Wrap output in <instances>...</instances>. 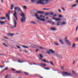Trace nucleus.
Wrapping results in <instances>:
<instances>
[{
  "instance_id": "nucleus-1",
  "label": "nucleus",
  "mask_w": 78,
  "mask_h": 78,
  "mask_svg": "<svg viewBox=\"0 0 78 78\" xmlns=\"http://www.w3.org/2000/svg\"><path fill=\"white\" fill-rule=\"evenodd\" d=\"M20 16H22V18L21 19V22L22 23L25 22V14L24 13L21 14Z\"/></svg>"
},
{
  "instance_id": "nucleus-2",
  "label": "nucleus",
  "mask_w": 78,
  "mask_h": 78,
  "mask_svg": "<svg viewBox=\"0 0 78 78\" xmlns=\"http://www.w3.org/2000/svg\"><path fill=\"white\" fill-rule=\"evenodd\" d=\"M62 75L63 76H71L72 77V76L71 75V74L68 73L67 72H63L62 73Z\"/></svg>"
},
{
  "instance_id": "nucleus-3",
  "label": "nucleus",
  "mask_w": 78,
  "mask_h": 78,
  "mask_svg": "<svg viewBox=\"0 0 78 78\" xmlns=\"http://www.w3.org/2000/svg\"><path fill=\"white\" fill-rule=\"evenodd\" d=\"M14 22L13 23H14V26H13L12 25L11 26V28H12V29H14L16 28V25H17V22L16 21V20H15V19L14 20Z\"/></svg>"
},
{
  "instance_id": "nucleus-4",
  "label": "nucleus",
  "mask_w": 78,
  "mask_h": 78,
  "mask_svg": "<svg viewBox=\"0 0 78 78\" xmlns=\"http://www.w3.org/2000/svg\"><path fill=\"white\" fill-rule=\"evenodd\" d=\"M49 51H51V53H52V54H53V55H55V56H56V57H58V54H56L55 55V51H53L51 49H49Z\"/></svg>"
},
{
  "instance_id": "nucleus-5",
  "label": "nucleus",
  "mask_w": 78,
  "mask_h": 78,
  "mask_svg": "<svg viewBox=\"0 0 78 78\" xmlns=\"http://www.w3.org/2000/svg\"><path fill=\"white\" fill-rule=\"evenodd\" d=\"M41 0H42V1H44V0H39L37 1V3L38 4H39L40 3V4H42V5H45V3H44V2L41 1Z\"/></svg>"
},
{
  "instance_id": "nucleus-6",
  "label": "nucleus",
  "mask_w": 78,
  "mask_h": 78,
  "mask_svg": "<svg viewBox=\"0 0 78 78\" xmlns=\"http://www.w3.org/2000/svg\"><path fill=\"white\" fill-rule=\"evenodd\" d=\"M13 16L15 18L16 20H18V19H17V13L16 12H14L13 13Z\"/></svg>"
},
{
  "instance_id": "nucleus-7",
  "label": "nucleus",
  "mask_w": 78,
  "mask_h": 78,
  "mask_svg": "<svg viewBox=\"0 0 78 78\" xmlns=\"http://www.w3.org/2000/svg\"><path fill=\"white\" fill-rule=\"evenodd\" d=\"M66 42L68 45H69V46H70L71 45V43L68 40H66Z\"/></svg>"
},
{
  "instance_id": "nucleus-8",
  "label": "nucleus",
  "mask_w": 78,
  "mask_h": 78,
  "mask_svg": "<svg viewBox=\"0 0 78 78\" xmlns=\"http://www.w3.org/2000/svg\"><path fill=\"white\" fill-rule=\"evenodd\" d=\"M40 65H39L38 66H40L41 67H44V66H46V64L43 63H40Z\"/></svg>"
},
{
  "instance_id": "nucleus-9",
  "label": "nucleus",
  "mask_w": 78,
  "mask_h": 78,
  "mask_svg": "<svg viewBox=\"0 0 78 78\" xmlns=\"http://www.w3.org/2000/svg\"><path fill=\"white\" fill-rule=\"evenodd\" d=\"M53 19L55 20V21H58V20H61V19L59 18H55V17L53 18Z\"/></svg>"
},
{
  "instance_id": "nucleus-10",
  "label": "nucleus",
  "mask_w": 78,
  "mask_h": 78,
  "mask_svg": "<svg viewBox=\"0 0 78 78\" xmlns=\"http://www.w3.org/2000/svg\"><path fill=\"white\" fill-rule=\"evenodd\" d=\"M8 35L9 36H14V34L9 33L8 34Z\"/></svg>"
},
{
  "instance_id": "nucleus-11",
  "label": "nucleus",
  "mask_w": 78,
  "mask_h": 78,
  "mask_svg": "<svg viewBox=\"0 0 78 78\" xmlns=\"http://www.w3.org/2000/svg\"><path fill=\"white\" fill-rule=\"evenodd\" d=\"M37 13L38 14H44V11H37Z\"/></svg>"
},
{
  "instance_id": "nucleus-12",
  "label": "nucleus",
  "mask_w": 78,
  "mask_h": 78,
  "mask_svg": "<svg viewBox=\"0 0 78 78\" xmlns=\"http://www.w3.org/2000/svg\"><path fill=\"white\" fill-rule=\"evenodd\" d=\"M39 56L40 57L39 58V59L40 60H42V58H43V56L41 54H39Z\"/></svg>"
},
{
  "instance_id": "nucleus-13",
  "label": "nucleus",
  "mask_w": 78,
  "mask_h": 78,
  "mask_svg": "<svg viewBox=\"0 0 78 78\" xmlns=\"http://www.w3.org/2000/svg\"><path fill=\"white\" fill-rule=\"evenodd\" d=\"M5 23V22L0 21V25H4Z\"/></svg>"
},
{
  "instance_id": "nucleus-14",
  "label": "nucleus",
  "mask_w": 78,
  "mask_h": 78,
  "mask_svg": "<svg viewBox=\"0 0 78 78\" xmlns=\"http://www.w3.org/2000/svg\"><path fill=\"white\" fill-rule=\"evenodd\" d=\"M18 11H20V12H21V14H24L23 12L21 10V9H20V8H18Z\"/></svg>"
},
{
  "instance_id": "nucleus-15",
  "label": "nucleus",
  "mask_w": 78,
  "mask_h": 78,
  "mask_svg": "<svg viewBox=\"0 0 78 78\" xmlns=\"http://www.w3.org/2000/svg\"><path fill=\"white\" fill-rule=\"evenodd\" d=\"M51 30H52V31H56V29L53 27H51Z\"/></svg>"
},
{
  "instance_id": "nucleus-16",
  "label": "nucleus",
  "mask_w": 78,
  "mask_h": 78,
  "mask_svg": "<svg viewBox=\"0 0 78 78\" xmlns=\"http://www.w3.org/2000/svg\"><path fill=\"white\" fill-rule=\"evenodd\" d=\"M6 17H7L8 20H9L10 18H9V15L8 14H6Z\"/></svg>"
},
{
  "instance_id": "nucleus-17",
  "label": "nucleus",
  "mask_w": 78,
  "mask_h": 78,
  "mask_svg": "<svg viewBox=\"0 0 78 78\" xmlns=\"http://www.w3.org/2000/svg\"><path fill=\"white\" fill-rule=\"evenodd\" d=\"M18 62H19L20 63H23V62H25V61L24 60H23L21 61H18Z\"/></svg>"
},
{
  "instance_id": "nucleus-18",
  "label": "nucleus",
  "mask_w": 78,
  "mask_h": 78,
  "mask_svg": "<svg viewBox=\"0 0 78 78\" xmlns=\"http://www.w3.org/2000/svg\"><path fill=\"white\" fill-rule=\"evenodd\" d=\"M49 15H52L54 14V13L53 12H49Z\"/></svg>"
},
{
  "instance_id": "nucleus-19",
  "label": "nucleus",
  "mask_w": 78,
  "mask_h": 78,
  "mask_svg": "<svg viewBox=\"0 0 78 78\" xmlns=\"http://www.w3.org/2000/svg\"><path fill=\"white\" fill-rule=\"evenodd\" d=\"M59 41L61 43V44H64V43H63V41H62V40L60 39Z\"/></svg>"
},
{
  "instance_id": "nucleus-20",
  "label": "nucleus",
  "mask_w": 78,
  "mask_h": 78,
  "mask_svg": "<svg viewBox=\"0 0 78 78\" xmlns=\"http://www.w3.org/2000/svg\"><path fill=\"white\" fill-rule=\"evenodd\" d=\"M13 8H14V5L13 4H12L11 6V9L12 10L13 9Z\"/></svg>"
},
{
  "instance_id": "nucleus-21",
  "label": "nucleus",
  "mask_w": 78,
  "mask_h": 78,
  "mask_svg": "<svg viewBox=\"0 0 78 78\" xmlns=\"http://www.w3.org/2000/svg\"><path fill=\"white\" fill-rule=\"evenodd\" d=\"M75 44L74 43L73 45H72V48H75Z\"/></svg>"
},
{
  "instance_id": "nucleus-22",
  "label": "nucleus",
  "mask_w": 78,
  "mask_h": 78,
  "mask_svg": "<svg viewBox=\"0 0 78 78\" xmlns=\"http://www.w3.org/2000/svg\"><path fill=\"white\" fill-rule=\"evenodd\" d=\"M6 18L5 17H1L0 18V19H1V20H4V19H5Z\"/></svg>"
},
{
  "instance_id": "nucleus-23",
  "label": "nucleus",
  "mask_w": 78,
  "mask_h": 78,
  "mask_svg": "<svg viewBox=\"0 0 78 78\" xmlns=\"http://www.w3.org/2000/svg\"><path fill=\"white\" fill-rule=\"evenodd\" d=\"M77 6V4H75L72 5V8H73V7H75V6Z\"/></svg>"
},
{
  "instance_id": "nucleus-24",
  "label": "nucleus",
  "mask_w": 78,
  "mask_h": 78,
  "mask_svg": "<svg viewBox=\"0 0 78 78\" xmlns=\"http://www.w3.org/2000/svg\"><path fill=\"white\" fill-rule=\"evenodd\" d=\"M22 47H23L24 48H28V47L25 46L24 45H22Z\"/></svg>"
},
{
  "instance_id": "nucleus-25",
  "label": "nucleus",
  "mask_w": 78,
  "mask_h": 78,
  "mask_svg": "<svg viewBox=\"0 0 78 78\" xmlns=\"http://www.w3.org/2000/svg\"><path fill=\"white\" fill-rule=\"evenodd\" d=\"M45 16H48L49 15V12L46 13L44 14Z\"/></svg>"
},
{
  "instance_id": "nucleus-26",
  "label": "nucleus",
  "mask_w": 78,
  "mask_h": 78,
  "mask_svg": "<svg viewBox=\"0 0 78 78\" xmlns=\"http://www.w3.org/2000/svg\"><path fill=\"white\" fill-rule=\"evenodd\" d=\"M41 60L43 61V62H47V61H46V60L41 59Z\"/></svg>"
},
{
  "instance_id": "nucleus-27",
  "label": "nucleus",
  "mask_w": 78,
  "mask_h": 78,
  "mask_svg": "<svg viewBox=\"0 0 78 78\" xmlns=\"http://www.w3.org/2000/svg\"><path fill=\"white\" fill-rule=\"evenodd\" d=\"M66 23L65 22H63L61 23V25H66Z\"/></svg>"
},
{
  "instance_id": "nucleus-28",
  "label": "nucleus",
  "mask_w": 78,
  "mask_h": 78,
  "mask_svg": "<svg viewBox=\"0 0 78 78\" xmlns=\"http://www.w3.org/2000/svg\"><path fill=\"white\" fill-rule=\"evenodd\" d=\"M18 8H19V7H14V9L15 10H18Z\"/></svg>"
},
{
  "instance_id": "nucleus-29",
  "label": "nucleus",
  "mask_w": 78,
  "mask_h": 78,
  "mask_svg": "<svg viewBox=\"0 0 78 78\" xmlns=\"http://www.w3.org/2000/svg\"><path fill=\"white\" fill-rule=\"evenodd\" d=\"M40 20H41V21H43V22H45V19L43 18V19H40Z\"/></svg>"
},
{
  "instance_id": "nucleus-30",
  "label": "nucleus",
  "mask_w": 78,
  "mask_h": 78,
  "mask_svg": "<svg viewBox=\"0 0 78 78\" xmlns=\"http://www.w3.org/2000/svg\"><path fill=\"white\" fill-rule=\"evenodd\" d=\"M54 44H55V45H57V46H58V43H57L56 42H55L54 43Z\"/></svg>"
},
{
  "instance_id": "nucleus-31",
  "label": "nucleus",
  "mask_w": 78,
  "mask_h": 78,
  "mask_svg": "<svg viewBox=\"0 0 78 78\" xmlns=\"http://www.w3.org/2000/svg\"><path fill=\"white\" fill-rule=\"evenodd\" d=\"M50 62V63H51V65H52L53 66V65H54V64H53V62L50 61V62Z\"/></svg>"
},
{
  "instance_id": "nucleus-32",
  "label": "nucleus",
  "mask_w": 78,
  "mask_h": 78,
  "mask_svg": "<svg viewBox=\"0 0 78 78\" xmlns=\"http://www.w3.org/2000/svg\"><path fill=\"white\" fill-rule=\"evenodd\" d=\"M8 69V67H7L5 68L4 69V70H6Z\"/></svg>"
},
{
  "instance_id": "nucleus-33",
  "label": "nucleus",
  "mask_w": 78,
  "mask_h": 78,
  "mask_svg": "<svg viewBox=\"0 0 78 78\" xmlns=\"http://www.w3.org/2000/svg\"><path fill=\"white\" fill-rule=\"evenodd\" d=\"M40 18V17H37V20H41V19L40 18Z\"/></svg>"
},
{
  "instance_id": "nucleus-34",
  "label": "nucleus",
  "mask_w": 78,
  "mask_h": 78,
  "mask_svg": "<svg viewBox=\"0 0 78 78\" xmlns=\"http://www.w3.org/2000/svg\"><path fill=\"white\" fill-rule=\"evenodd\" d=\"M35 16H36V17H38V14L37 13H35Z\"/></svg>"
},
{
  "instance_id": "nucleus-35",
  "label": "nucleus",
  "mask_w": 78,
  "mask_h": 78,
  "mask_svg": "<svg viewBox=\"0 0 78 78\" xmlns=\"http://www.w3.org/2000/svg\"><path fill=\"white\" fill-rule=\"evenodd\" d=\"M78 26H77L76 28V31H77L78 30Z\"/></svg>"
},
{
  "instance_id": "nucleus-36",
  "label": "nucleus",
  "mask_w": 78,
  "mask_h": 78,
  "mask_svg": "<svg viewBox=\"0 0 78 78\" xmlns=\"http://www.w3.org/2000/svg\"><path fill=\"white\" fill-rule=\"evenodd\" d=\"M30 23L33 24H36V23L34 22H30Z\"/></svg>"
},
{
  "instance_id": "nucleus-37",
  "label": "nucleus",
  "mask_w": 78,
  "mask_h": 78,
  "mask_svg": "<svg viewBox=\"0 0 78 78\" xmlns=\"http://www.w3.org/2000/svg\"><path fill=\"white\" fill-rule=\"evenodd\" d=\"M23 8L24 9H27V6H23Z\"/></svg>"
},
{
  "instance_id": "nucleus-38",
  "label": "nucleus",
  "mask_w": 78,
  "mask_h": 78,
  "mask_svg": "<svg viewBox=\"0 0 78 78\" xmlns=\"http://www.w3.org/2000/svg\"><path fill=\"white\" fill-rule=\"evenodd\" d=\"M44 69H45V70H50V68H44Z\"/></svg>"
},
{
  "instance_id": "nucleus-39",
  "label": "nucleus",
  "mask_w": 78,
  "mask_h": 78,
  "mask_svg": "<svg viewBox=\"0 0 78 78\" xmlns=\"http://www.w3.org/2000/svg\"><path fill=\"white\" fill-rule=\"evenodd\" d=\"M75 39L76 41H78V37H76Z\"/></svg>"
},
{
  "instance_id": "nucleus-40",
  "label": "nucleus",
  "mask_w": 78,
  "mask_h": 78,
  "mask_svg": "<svg viewBox=\"0 0 78 78\" xmlns=\"http://www.w3.org/2000/svg\"><path fill=\"white\" fill-rule=\"evenodd\" d=\"M58 11L59 12H61V10L60 9H58Z\"/></svg>"
},
{
  "instance_id": "nucleus-41",
  "label": "nucleus",
  "mask_w": 78,
  "mask_h": 78,
  "mask_svg": "<svg viewBox=\"0 0 78 78\" xmlns=\"http://www.w3.org/2000/svg\"><path fill=\"white\" fill-rule=\"evenodd\" d=\"M43 9V10H48L49 9H46L45 8H44V9Z\"/></svg>"
},
{
  "instance_id": "nucleus-42",
  "label": "nucleus",
  "mask_w": 78,
  "mask_h": 78,
  "mask_svg": "<svg viewBox=\"0 0 78 78\" xmlns=\"http://www.w3.org/2000/svg\"><path fill=\"white\" fill-rule=\"evenodd\" d=\"M2 44H3L4 45H5V47H8V46L7 45L5 44V43H2Z\"/></svg>"
},
{
  "instance_id": "nucleus-43",
  "label": "nucleus",
  "mask_w": 78,
  "mask_h": 78,
  "mask_svg": "<svg viewBox=\"0 0 78 78\" xmlns=\"http://www.w3.org/2000/svg\"><path fill=\"white\" fill-rule=\"evenodd\" d=\"M47 22H49L50 23H51V21H49V20H47Z\"/></svg>"
},
{
  "instance_id": "nucleus-44",
  "label": "nucleus",
  "mask_w": 78,
  "mask_h": 78,
  "mask_svg": "<svg viewBox=\"0 0 78 78\" xmlns=\"http://www.w3.org/2000/svg\"><path fill=\"white\" fill-rule=\"evenodd\" d=\"M24 73H25V74L26 75H28V74H29V73H26L25 72H24Z\"/></svg>"
},
{
  "instance_id": "nucleus-45",
  "label": "nucleus",
  "mask_w": 78,
  "mask_h": 78,
  "mask_svg": "<svg viewBox=\"0 0 78 78\" xmlns=\"http://www.w3.org/2000/svg\"><path fill=\"white\" fill-rule=\"evenodd\" d=\"M16 73H21V72L20 71H16Z\"/></svg>"
},
{
  "instance_id": "nucleus-46",
  "label": "nucleus",
  "mask_w": 78,
  "mask_h": 78,
  "mask_svg": "<svg viewBox=\"0 0 78 78\" xmlns=\"http://www.w3.org/2000/svg\"><path fill=\"white\" fill-rule=\"evenodd\" d=\"M62 9L63 10V11H65V9H64V8L63 7H62Z\"/></svg>"
},
{
  "instance_id": "nucleus-47",
  "label": "nucleus",
  "mask_w": 78,
  "mask_h": 78,
  "mask_svg": "<svg viewBox=\"0 0 78 78\" xmlns=\"http://www.w3.org/2000/svg\"><path fill=\"white\" fill-rule=\"evenodd\" d=\"M58 17H62V15H59L58 16Z\"/></svg>"
},
{
  "instance_id": "nucleus-48",
  "label": "nucleus",
  "mask_w": 78,
  "mask_h": 78,
  "mask_svg": "<svg viewBox=\"0 0 78 78\" xmlns=\"http://www.w3.org/2000/svg\"><path fill=\"white\" fill-rule=\"evenodd\" d=\"M40 49H44V48L41 47H40Z\"/></svg>"
},
{
  "instance_id": "nucleus-49",
  "label": "nucleus",
  "mask_w": 78,
  "mask_h": 78,
  "mask_svg": "<svg viewBox=\"0 0 78 78\" xmlns=\"http://www.w3.org/2000/svg\"><path fill=\"white\" fill-rule=\"evenodd\" d=\"M31 1L33 3H34V1H35V0H31Z\"/></svg>"
},
{
  "instance_id": "nucleus-50",
  "label": "nucleus",
  "mask_w": 78,
  "mask_h": 78,
  "mask_svg": "<svg viewBox=\"0 0 78 78\" xmlns=\"http://www.w3.org/2000/svg\"><path fill=\"white\" fill-rule=\"evenodd\" d=\"M47 52L48 54H50V51H48Z\"/></svg>"
},
{
  "instance_id": "nucleus-51",
  "label": "nucleus",
  "mask_w": 78,
  "mask_h": 78,
  "mask_svg": "<svg viewBox=\"0 0 78 78\" xmlns=\"http://www.w3.org/2000/svg\"><path fill=\"white\" fill-rule=\"evenodd\" d=\"M61 69L62 70H64V67H63V66L62 67H61Z\"/></svg>"
},
{
  "instance_id": "nucleus-52",
  "label": "nucleus",
  "mask_w": 78,
  "mask_h": 78,
  "mask_svg": "<svg viewBox=\"0 0 78 78\" xmlns=\"http://www.w3.org/2000/svg\"><path fill=\"white\" fill-rule=\"evenodd\" d=\"M40 18H41V17H43V16L42 15H40Z\"/></svg>"
},
{
  "instance_id": "nucleus-53",
  "label": "nucleus",
  "mask_w": 78,
  "mask_h": 78,
  "mask_svg": "<svg viewBox=\"0 0 78 78\" xmlns=\"http://www.w3.org/2000/svg\"><path fill=\"white\" fill-rule=\"evenodd\" d=\"M17 48H19L20 49V48H21L20 47L18 46H17Z\"/></svg>"
},
{
  "instance_id": "nucleus-54",
  "label": "nucleus",
  "mask_w": 78,
  "mask_h": 78,
  "mask_svg": "<svg viewBox=\"0 0 78 78\" xmlns=\"http://www.w3.org/2000/svg\"><path fill=\"white\" fill-rule=\"evenodd\" d=\"M16 69H13V68H12V71H14V70H15Z\"/></svg>"
},
{
  "instance_id": "nucleus-55",
  "label": "nucleus",
  "mask_w": 78,
  "mask_h": 78,
  "mask_svg": "<svg viewBox=\"0 0 78 78\" xmlns=\"http://www.w3.org/2000/svg\"><path fill=\"white\" fill-rule=\"evenodd\" d=\"M4 37L5 39H8V37Z\"/></svg>"
},
{
  "instance_id": "nucleus-56",
  "label": "nucleus",
  "mask_w": 78,
  "mask_h": 78,
  "mask_svg": "<svg viewBox=\"0 0 78 78\" xmlns=\"http://www.w3.org/2000/svg\"><path fill=\"white\" fill-rule=\"evenodd\" d=\"M76 3H77L78 5V0H76Z\"/></svg>"
},
{
  "instance_id": "nucleus-57",
  "label": "nucleus",
  "mask_w": 78,
  "mask_h": 78,
  "mask_svg": "<svg viewBox=\"0 0 78 78\" xmlns=\"http://www.w3.org/2000/svg\"><path fill=\"white\" fill-rule=\"evenodd\" d=\"M67 37H66L65 38V41H66V40H68L67 39Z\"/></svg>"
},
{
  "instance_id": "nucleus-58",
  "label": "nucleus",
  "mask_w": 78,
  "mask_h": 78,
  "mask_svg": "<svg viewBox=\"0 0 78 78\" xmlns=\"http://www.w3.org/2000/svg\"><path fill=\"white\" fill-rule=\"evenodd\" d=\"M34 65H37V64H36V63H34Z\"/></svg>"
},
{
  "instance_id": "nucleus-59",
  "label": "nucleus",
  "mask_w": 78,
  "mask_h": 78,
  "mask_svg": "<svg viewBox=\"0 0 78 78\" xmlns=\"http://www.w3.org/2000/svg\"><path fill=\"white\" fill-rule=\"evenodd\" d=\"M57 15L56 14H55L53 16L54 17H55L56 16H57Z\"/></svg>"
},
{
  "instance_id": "nucleus-60",
  "label": "nucleus",
  "mask_w": 78,
  "mask_h": 78,
  "mask_svg": "<svg viewBox=\"0 0 78 78\" xmlns=\"http://www.w3.org/2000/svg\"><path fill=\"white\" fill-rule=\"evenodd\" d=\"M8 75H7L5 76V78H8Z\"/></svg>"
},
{
  "instance_id": "nucleus-61",
  "label": "nucleus",
  "mask_w": 78,
  "mask_h": 78,
  "mask_svg": "<svg viewBox=\"0 0 78 78\" xmlns=\"http://www.w3.org/2000/svg\"><path fill=\"white\" fill-rule=\"evenodd\" d=\"M39 51V49H37L36 50V52H37V51Z\"/></svg>"
},
{
  "instance_id": "nucleus-62",
  "label": "nucleus",
  "mask_w": 78,
  "mask_h": 78,
  "mask_svg": "<svg viewBox=\"0 0 78 78\" xmlns=\"http://www.w3.org/2000/svg\"><path fill=\"white\" fill-rule=\"evenodd\" d=\"M0 67H1V68H3V66H0Z\"/></svg>"
},
{
  "instance_id": "nucleus-63",
  "label": "nucleus",
  "mask_w": 78,
  "mask_h": 78,
  "mask_svg": "<svg viewBox=\"0 0 78 78\" xmlns=\"http://www.w3.org/2000/svg\"><path fill=\"white\" fill-rule=\"evenodd\" d=\"M46 2H48V0H46Z\"/></svg>"
},
{
  "instance_id": "nucleus-64",
  "label": "nucleus",
  "mask_w": 78,
  "mask_h": 78,
  "mask_svg": "<svg viewBox=\"0 0 78 78\" xmlns=\"http://www.w3.org/2000/svg\"><path fill=\"white\" fill-rule=\"evenodd\" d=\"M57 25L58 26H59V23H57Z\"/></svg>"
}]
</instances>
